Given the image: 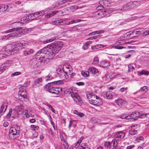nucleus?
Returning <instances> with one entry per match:
<instances>
[{
    "label": "nucleus",
    "mask_w": 149,
    "mask_h": 149,
    "mask_svg": "<svg viewBox=\"0 0 149 149\" xmlns=\"http://www.w3.org/2000/svg\"><path fill=\"white\" fill-rule=\"evenodd\" d=\"M134 145H132L128 146L127 147V149H131L134 147Z\"/></svg>",
    "instance_id": "64"
},
{
    "label": "nucleus",
    "mask_w": 149,
    "mask_h": 149,
    "mask_svg": "<svg viewBox=\"0 0 149 149\" xmlns=\"http://www.w3.org/2000/svg\"><path fill=\"white\" fill-rule=\"evenodd\" d=\"M104 97H106L108 99H111L113 98V94L110 93V92H107L106 93L104 94Z\"/></svg>",
    "instance_id": "30"
},
{
    "label": "nucleus",
    "mask_w": 149,
    "mask_h": 149,
    "mask_svg": "<svg viewBox=\"0 0 149 149\" xmlns=\"http://www.w3.org/2000/svg\"><path fill=\"white\" fill-rule=\"evenodd\" d=\"M76 84L78 86H80L84 85V83L83 82H79L76 83Z\"/></svg>",
    "instance_id": "63"
},
{
    "label": "nucleus",
    "mask_w": 149,
    "mask_h": 149,
    "mask_svg": "<svg viewBox=\"0 0 149 149\" xmlns=\"http://www.w3.org/2000/svg\"><path fill=\"white\" fill-rule=\"evenodd\" d=\"M33 50L32 49H30L29 51L25 50L24 52V54L25 56H27L28 55L32 54L33 52Z\"/></svg>",
    "instance_id": "35"
},
{
    "label": "nucleus",
    "mask_w": 149,
    "mask_h": 149,
    "mask_svg": "<svg viewBox=\"0 0 149 149\" xmlns=\"http://www.w3.org/2000/svg\"><path fill=\"white\" fill-rule=\"evenodd\" d=\"M136 115L135 111H134V112H132L130 116L128 115V117H129V119H133L134 121H135L137 120V117H136Z\"/></svg>",
    "instance_id": "25"
},
{
    "label": "nucleus",
    "mask_w": 149,
    "mask_h": 149,
    "mask_svg": "<svg viewBox=\"0 0 149 149\" xmlns=\"http://www.w3.org/2000/svg\"><path fill=\"white\" fill-rule=\"evenodd\" d=\"M105 46L104 45H102L101 44H99V45H96V49H98L99 48H100L101 47H103Z\"/></svg>",
    "instance_id": "58"
},
{
    "label": "nucleus",
    "mask_w": 149,
    "mask_h": 149,
    "mask_svg": "<svg viewBox=\"0 0 149 149\" xmlns=\"http://www.w3.org/2000/svg\"><path fill=\"white\" fill-rule=\"evenodd\" d=\"M63 19H58L52 21V24L54 25H60L64 23Z\"/></svg>",
    "instance_id": "21"
},
{
    "label": "nucleus",
    "mask_w": 149,
    "mask_h": 149,
    "mask_svg": "<svg viewBox=\"0 0 149 149\" xmlns=\"http://www.w3.org/2000/svg\"><path fill=\"white\" fill-rule=\"evenodd\" d=\"M137 132L136 130L134 129H132L130 130L129 132V134L132 136L137 134Z\"/></svg>",
    "instance_id": "37"
},
{
    "label": "nucleus",
    "mask_w": 149,
    "mask_h": 149,
    "mask_svg": "<svg viewBox=\"0 0 149 149\" xmlns=\"http://www.w3.org/2000/svg\"><path fill=\"white\" fill-rule=\"evenodd\" d=\"M18 93L19 97H21L24 98H26L27 92L26 90V87L25 86H22L20 87Z\"/></svg>",
    "instance_id": "9"
},
{
    "label": "nucleus",
    "mask_w": 149,
    "mask_h": 149,
    "mask_svg": "<svg viewBox=\"0 0 149 149\" xmlns=\"http://www.w3.org/2000/svg\"><path fill=\"white\" fill-rule=\"evenodd\" d=\"M104 10L106 15H108V14L111 13L113 12L112 9L110 8H107L106 10Z\"/></svg>",
    "instance_id": "38"
},
{
    "label": "nucleus",
    "mask_w": 149,
    "mask_h": 149,
    "mask_svg": "<svg viewBox=\"0 0 149 149\" xmlns=\"http://www.w3.org/2000/svg\"><path fill=\"white\" fill-rule=\"evenodd\" d=\"M53 77L51 76H47L46 77L45 81H47L49 80H51L53 79Z\"/></svg>",
    "instance_id": "50"
},
{
    "label": "nucleus",
    "mask_w": 149,
    "mask_h": 149,
    "mask_svg": "<svg viewBox=\"0 0 149 149\" xmlns=\"http://www.w3.org/2000/svg\"><path fill=\"white\" fill-rule=\"evenodd\" d=\"M21 74V72H15L13 73H12L11 74V75L13 76H16L18 75H19Z\"/></svg>",
    "instance_id": "51"
},
{
    "label": "nucleus",
    "mask_w": 149,
    "mask_h": 149,
    "mask_svg": "<svg viewBox=\"0 0 149 149\" xmlns=\"http://www.w3.org/2000/svg\"><path fill=\"white\" fill-rule=\"evenodd\" d=\"M100 35H97L96 36H92L91 37H90L89 38H88V39H87L86 40H87L88 39H90V40H93L94 39H96L97 38H98L100 37Z\"/></svg>",
    "instance_id": "46"
},
{
    "label": "nucleus",
    "mask_w": 149,
    "mask_h": 149,
    "mask_svg": "<svg viewBox=\"0 0 149 149\" xmlns=\"http://www.w3.org/2000/svg\"><path fill=\"white\" fill-rule=\"evenodd\" d=\"M46 11L45 10L38 11L36 12L33 14V17L35 18H38L40 16L43 15L45 14Z\"/></svg>",
    "instance_id": "16"
},
{
    "label": "nucleus",
    "mask_w": 149,
    "mask_h": 149,
    "mask_svg": "<svg viewBox=\"0 0 149 149\" xmlns=\"http://www.w3.org/2000/svg\"><path fill=\"white\" fill-rule=\"evenodd\" d=\"M42 78H39L36 79L34 82L33 86L35 88H36L39 86L42 83Z\"/></svg>",
    "instance_id": "18"
},
{
    "label": "nucleus",
    "mask_w": 149,
    "mask_h": 149,
    "mask_svg": "<svg viewBox=\"0 0 149 149\" xmlns=\"http://www.w3.org/2000/svg\"><path fill=\"white\" fill-rule=\"evenodd\" d=\"M63 141L64 142V143H63V144L65 149H68V144L67 142L66 141V140H65V141Z\"/></svg>",
    "instance_id": "47"
},
{
    "label": "nucleus",
    "mask_w": 149,
    "mask_h": 149,
    "mask_svg": "<svg viewBox=\"0 0 149 149\" xmlns=\"http://www.w3.org/2000/svg\"><path fill=\"white\" fill-rule=\"evenodd\" d=\"M94 98H95V100L91 99L89 100L90 103L94 105H101L102 104V100L100 99L99 97H98L97 96H94Z\"/></svg>",
    "instance_id": "10"
},
{
    "label": "nucleus",
    "mask_w": 149,
    "mask_h": 149,
    "mask_svg": "<svg viewBox=\"0 0 149 149\" xmlns=\"http://www.w3.org/2000/svg\"><path fill=\"white\" fill-rule=\"evenodd\" d=\"M71 124L72 125H73L74 127H75L76 126V125L77 124V122L76 120L73 121H71Z\"/></svg>",
    "instance_id": "62"
},
{
    "label": "nucleus",
    "mask_w": 149,
    "mask_h": 149,
    "mask_svg": "<svg viewBox=\"0 0 149 149\" xmlns=\"http://www.w3.org/2000/svg\"><path fill=\"white\" fill-rule=\"evenodd\" d=\"M91 121L93 123H95L97 121V118L95 117L92 118L91 119Z\"/></svg>",
    "instance_id": "56"
},
{
    "label": "nucleus",
    "mask_w": 149,
    "mask_h": 149,
    "mask_svg": "<svg viewBox=\"0 0 149 149\" xmlns=\"http://www.w3.org/2000/svg\"><path fill=\"white\" fill-rule=\"evenodd\" d=\"M61 140L62 141H65V137H66L65 134H62L60 136Z\"/></svg>",
    "instance_id": "45"
},
{
    "label": "nucleus",
    "mask_w": 149,
    "mask_h": 149,
    "mask_svg": "<svg viewBox=\"0 0 149 149\" xmlns=\"http://www.w3.org/2000/svg\"><path fill=\"white\" fill-rule=\"evenodd\" d=\"M71 93V95L72 97L73 98L74 101L76 102H80L81 100L80 99V97L76 93H74L73 92H70Z\"/></svg>",
    "instance_id": "13"
},
{
    "label": "nucleus",
    "mask_w": 149,
    "mask_h": 149,
    "mask_svg": "<svg viewBox=\"0 0 149 149\" xmlns=\"http://www.w3.org/2000/svg\"><path fill=\"white\" fill-rule=\"evenodd\" d=\"M110 144L111 146L110 147L109 149H116L117 145V141L116 140H113Z\"/></svg>",
    "instance_id": "23"
},
{
    "label": "nucleus",
    "mask_w": 149,
    "mask_h": 149,
    "mask_svg": "<svg viewBox=\"0 0 149 149\" xmlns=\"http://www.w3.org/2000/svg\"><path fill=\"white\" fill-rule=\"evenodd\" d=\"M144 138L142 136H140L139 137H137L136 139V141L137 142H139L140 141H143Z\"/></svg>",
    "instance_id": "44"
},
{
    "label": "nucleus",
    "mask_w": 149,
    "mask_h": 149,
    "mask_svg": "<svg viewBox=\"0 0 149 149\" xmlns=\"http://www.w3.org/2000/svg\"><path fill=\"white\" fill-rule=\"evenodd\" d=\"M110 145H111L110 143V142L109 141L105 142L104 144V146L106 147H108V146H110Z\"/></svg>",
    "instance_id": "59"
},
{
    "label": "nucleus",
    "mask_w": 149,
    "mask_h": 149,
    "mask_svg": "<svg viewBox=\"0 0 149 149\" xmlns=\"http://www.w3.org/2000/svg\"><path fill=\"white\" fill-rule=\"evenodd\" d=\"M56 39V38L55 37H53L49 39H48V40H47L45 41H44L42 42L43 44H45L49 42H51L52 41L55 40Z\"/></svg>",
    "instance_id": "36"
},
{
    "label": "nucleus",
    "mask_w": 149,
    "mask_h": 149,
    "mask_svg": "<svg viewBox=\"0 0 149 149\" xmlns=\"http://www.w3.org/2000/svg\"><path fill=\"white\" fill-rule=\"evenodd\" d=\"M140 3L139 1H134L132 2H130L126 3L124 6L123 9H121L122 11H124L126 10V9H124V8H127V9L130 8H132L134 7L139 5Z\"/></svg>",
    "instance_id": "6"
},
{
    "label": "nucleus",
    "mask_w": 149,
    "mask_h": 149,
    "mask_svg": "<svg viewBox=\"0 0 149 149\" xmlns=\"http://www.w3.org/2000/svg\"><path fill=\"white\" fill-rule=\"evenodd\" d=\"M46 105L52 111V112L54 113V114H56V113L54 109L53 108V107L50 105H49L48 104H46Z\"/></svg>",
    "instance_id": "41"
},
{
    "label": "nucleus",
    "mask_w": 149,
    "mask_h": 149,
    "mask_svg": "<svg viewBox=\"0 0 149 149\" xmlns=\"http://www.w3.org/2000/svg\"><path fill=\"white\" fill-rule=\"evenodd\" d=\"M14 44H15V47L16 46H16H17L18 47H22V48H24L25 47H26V46L28 45L27 44L25 43H23V42L20 43L18 42H16L15 43H14Z\"/></svg>",
    "instance_id": "24"
},
{
    "label": "nucleus",
    "mask_w": 149,
    "mask_h": 149,
    "mask_svg": "<svg viewBox=\"0 0 149 149\" xmlns=\"http://www.w3.org/2000/svg\"><path fill=\"white\" fill-rule=\"evenodd\" d=\"M124 133L120 131L117 132L115 135V137L117 138H119L120 139L123 138L125 136Z\"/></svg>",
    "instance_id": "20"
},
{
    "label": "nucleus",
    "mask_w": 149,
    "mask_h": 149,
    "mask_svg": "<svg viewBox=\"0 0 149 149\" xmlns=\"http://www.w3.org/2000/svg\"><path fill=\"white\" fill-rule=\"evenodd\" d=\"M81 74L83 76L88 77L89 75V72L87 71L86 72H82Z\"/></svg>",
    "instance_id": "40"
},
{
    "label": "nucleus",
    "mask_w": 149,
    "mask_h": 149,
    "mask_svg": "<svg viewBox=\"0 0 149 149\" xmlns=\"http://www.w3.org/2000/svg\"><path fill=\"white\" fill-rule=\"evenodd\" d=\"M63 81L61 80H58L49 83H48V84H52V85L53 84L58 85L59 84H62L63 83Z\"/></svg>",
    "instance_id": "33"
},
{
    "label": "nucleus",
    "mask_w": 149,
    "mask_h": 149,
    "mask_svg": "<svg viewBox=\"0 0 149 149\" xmlns=\"http://www.w3.org/2000/svg\"><path fill=\"white\" fill-rule=\"evenodd\" d=\"M12 63V61L10 60H8L6 62L4 63L7 65L8 67L9 66V65L10 64Z\"/></svg>",
    "instance_id": "52"
},
{
    "label": "nucleus",
    "mask_w": 149,
    "mask_h": 149,
    "mask_svg": "<svg viewBox=\"0 0 149 149\" xmlns=\"http://www.w3.org/2000/svg\"><path fill=\"white\" fill-rule=\"evenodd\" d=\"M31 127L32 130H37L39 128V127L38 126L34 125H31Z\"/></svg>",
    "instance_id": "43"
},
{
    "label": "nucleus",
    "mask_w": 149,
    "mask_h": 149,
    "mask_svg": "<svg viewBox=\"0 0 149 149\" xmlns=\"http://www.w3.org/2000/svg\"><path fill=\"white\" fill-rule=\"evenodd\" d=\"M12 112V109H10L9 110V112L7 115L6 116V118L7 119V120L8 121H11L13 119L11 120L10 118L11 116V113Z\"/></svg>",
    "instance_id": "27"
},
{
    "label": "nucleus",
    "mask_w": 149,
    "mask_h": 149,
    "mask_svg": "<svg viewBox=\"0 0 149 149\" xmlns=\"http://www.w3.org/2000/svg\"><path fill=\"white\" fill-rule=\"evenodd\" d=\"M62 47V42L57 41L55 43L51 44L48 45L47 47H44L40 49L38 51L37 54H41V56H42V55L49 53L54 57L59 52Z\"/></svg>",
    "instance_id": "1"
},
{
    "label": "nucleus",
    "mask_w": 149,
    "mask_h": 149,
    "mask_svg": "<svg viewBox=\"0 0 149 149\" xmlns=\"http://www.w3.org/2000/svg\"><path fill=\"white\" fill-rule=\"evenodd\" d=\"M120 118L122 119H129L128 115H127V114H122Z\"/></svg>",
    "instance_id": "42"
},
{
    "label": "nucleus",
    "mask_w": 149,
    "mask_h": 149,
    "mask_svg": "<svg viewBox=\"0 0 149 149\" xmlns=\"http://www.w3.org/2000/svg\"><path fill=\"white\" fill-rule=\"evenodd\" d=\"M22 29L21 27H17L15 28H13L12 29L8 30L5 31L6 33H8L9 32H11L15 31V37H20L22 35V33L19 29Z\"/></svg>",
    "instance_id": "8"
},
{
    "label": "nucleus",
    "mask_w": 149,
    "mask_h": 149,
    "mask_svg": "<svg viewBox=\"0 0 149 149\" xmlns=\"http://www.w3.org/2000/svg\"><path fill=\"white\" fill-rule=\"evenodd\" d=\"M53 6L50 7H49L47 8H46L45 10V11H47V12H49V10H53L54 8H53Z\"/></svg>",
    "instance_id": "60"
},
{
    "label": "nucleus",
    "mask_w": 149,
    "mask_h": 149,
    "mask_svg": "<svg viewBox=\"0 0 149 149\" xmlns=\"http://www.w3.org/2000/svg\"><path fill=\"white\" fill-rule=\"evenodd\" d=\"M148 35H149V31H147L144 32L143 34V36H145Z\"/></svg>",
    "instance_id": "57"
},
{
    "label": "nucleus",
    "mask_w": 149,
    "mask_h": 149,
    "mask_svg": "<svg viewBox=\"0 0 149 149\" xmlns=\"http://www.w3.org/2000/svg\"><path fill=\"white\" fill-rule=\"evenodd\" d=\"M8 67L4 63L2 64L0 67V71L1 70L2 71V72L4 70L7 69Z\"/></svg>",
    "instance_id": "32"
},
{
    "label": "nucleus",
    "mask_w": 149,
    "mask_h": 149,
    "mask_svg": "<svg viewBox=\"0 0 149 149\" xmlns=\"http://www.w3.org/2000/svg\"><path fill=\"white\" fill-rule=\"evenodd\" d=\"M58 12V11H54L52 12L51 13H49V14L51 17L53 16L55 14H56Z\"/></svg>",
    "instance_id": "49"
},
{
    "label": "nucleus",
    "mask_w": 149,
    "mask_h": 149,
    "mask_svg": "<svg viewBox=\"0 0 149 149\" xmlns=\"http://www.w3.org/2000/svg\"><path fill=\"white\" fill-rule=\"evenodd\" d=\"M135 114L136 115V117L137 118H145L146 117L147 114L146 113L143 114L141 112H135Z\"/></svg>",
    "instance_id": "22"
},
{
    "label": "nucleus",
    "mask_w": 149,
    "mask_h": 149,
    "mask_svg": "<svg viewBox=\"0 0 149 149\" xmlns=\"http://www.w3.org/2000/svg\"><path fill=\"white\" fill-rule=\"evenodd\" d=\"M117 105L120 106H124L126 104V102L122 99H117L116 102Z\"/></svg>",
    "instance_id": "17"
},
{
    "label": "nucleus",
    "mask_w": 149,
    "mask_h": 149,
    "mask_svg": "<svg viewBox=\"0 0 149 149\" xmlns=\"http://www.w3.org/2000/svg\"><path fill=\"white\" fill-rule=\"evenodd\" d=\"M18 129L17 127V129L13 127L10 128L9 132V136L10 138L15 139L19 136L20 131Z\"/></svg>",
    "instance_id": "4"
},
{
    "label": "nucleus",
    "mask_w": 149,
    "mask_h": 149,
    "mask_svg": "<svg viewBox=\"0 0 149 149\" xmlns=\"http://www.w3.org/2000/svg\"><path fill=\"white\" fill-rule=\"evenodd\" d=\"M94 70L93 72V73L94 74H96L97 75H98V70L95 68H94Z\"/></svg>",
    "instance_id": "54"
},
{
    "label": "nucleus",
    "mask_w": 149,
    "mask_h": 149,
    "mask_svg": "<svg viewBox=\"0 0 149 149\" xmlns=\"http://www.w3.org/2000/svg\"><path fill=\"white\" fill-rule=\"evenodd\" d=\"M8 6L5 5H2L0 6V12H4L7 10Z\"/></svg>",
    "instance_id": "28"
},
{
    "label": "nucleus",
    "mask_w": 149,
    "mask_h": 149,
    "mask_svg": "<svg viewBox=\"0 0 149 149\" xmlns=\"http://www.w3.org/2000/svg\"><path fill=\"white\" fill-rule=\"evenodd\" d=\"M17 50V47H15L14 43H12L11 44H8L6 46L5 52L6 53L11 55L16 53Z\"/></svg>",
    "instance_id": "3"
},
{
    "label": "nucleus",
    "mask_w": 149,
    "mask_h": 149,
    "mask_svg": "<svg viewBox=\"0 0 149 149\" xmlns=\"http://www.w3.org/2000/svg\"><path fill=\"white\" fill-rule=\"evenodd\" d=\"M95 15H98L99 17L101 18L105 16L106 15L104 10L98 9V10L96 12Z\"/></svg>",
    "instance_id": "15"
},
{
    "label": "nucleus",
    "mask_w": 149,
    "mask_h": 149,
    "mask_svg": "<svg viewBox=\"0 0 149 149\" xmlns=\"http://www.w3.org/2000/svg\"><path fill=\"white\" fill-rule=\"evenodd\" d=\"M93 62L97 64L98 63V59L97 57H95L93 59Z\"/></svg>",
    "instance_id": "48"
},
{
    "label": "nucleus",
    "mask_w": 149,
    "mask_h": 149,
    "mask_svg": "<svg viewBox=\"0 0 149 149\" xmlns=\"http://www.w3.org/2000/svg\"><path fill=\"white\" fill-rule=\"evenodd\" d=\"M68 1V0H63L62 1H60L56 3L54 5H53V8H57L61 5H63L65 3V5L66 6L67 4H69V3H67Z\"/></svg>",
    "instance_id": "14"
},
{
    "label": "nucleus",
    "mask_w": 149,
    "mask_h": 149,
    "mask_svg": "<svg viewBox=\"0 0 149 149\" xmlns=\"http://www.w3.org/2000/svg\"><path fill=\"white\" fill-rule=\"evenodd\" d=\"M147 87L146 86H145L141 88L140 89L141 93L142 94H144L147 91Z\"/></svg>",
    "instance_id": "34"
},
{
    "label": "nucleus",
    "mask_w": 149,
    "mask_h": 149,
    "mask_svg": "<svg viewBox=\"0 0 149 149\" xmlns=\"http://www.w3.org/2000/svg\"><path fill=\"white\" fill-rule=\"evenodd\" d=\"M61 68H58L57 70V72L59 76L62 78H67V77L68 76L67 72H65L63 69Z\"/></svg>",
    "instance_id": "11"
},
{
    "label": "nucleus",
    "mask_w": 149,
    "mask_h": 149,
    "mask_svg": "<svg viewBox=\"0 0 149 149\" xmlns=\"http://www.w3.org/2000/svg\"><path fill=\"white\" fill-rule=\"evenodd\" d=\"M27 18L26 17H24L20 21L16 22L15 23L16 24V25L17 24L22 25L28 22V19H26Z\"/></svg>",
    "instance_id": "19"
},
{
    "label": "nucleus",
    "mask_w": 149,
    "mask_h": 149,
    "mask_svg": "<svg viewBox=\"0 0 149 149\" xmlns=\"http://www.w3.org/2000/svg\"><path fill=\"white\" fill-rule=\"evenodd\" d=\"M5 105L4 104H3L0 108V114L1 115H3V113L5 112L7 109V106L6 105V107L5 108Z\"/></svg>",
    "instance_id": "26"
},
{
    "label": "nucleus",
    "mask_w": 149,
    "mask_h": 149,
    "mask_svg": "<svg viewBox=\"0 0 149 149\" xmlns=\"http://www.w3.org/2000/svg\"><path fill=\"white\" fill-rule=\"evenodd\" d=\"M94 67H91V68H89L88 69V71H89L88 72H91L93 74L94 70Z\"/></svg>",
    "instance_id": "55"
},
{
    "label": "nucleus",
    "mask_w": 149,
    "mask_h": 149,
    "mask_svg": "<svg viewBox=\"0 0 149 149\" xmlns=\"http://www.w3.org/2000/svg\"><path fill=\"white\" fill-rule=\"evenodd\" d=\"M24 107L23 106L20 105L16 106L13 110L17 113V115H21L24 112Z\"/></svg>",
    "instance_id": "12"
},
{
    "label": "nucleus",
    "mask_w": 149,
    "mask_h": 149,
    "mask_svg": "<svg viewBox=\"0 0 149 149\" xmlns=\"http://www.w3.org/2000/svg\"><path fill=\"white\" fill-rule=\"evenodd\" d=\"M7 56V55L6 54H3V53H1L0 54V57L1 58L3 57H6Z\"/></svg>",
    "instance_id": "61"
},
{
    "label": "nucleus",
    "mask_w": 149,
    "mask_h": 149,
    "mask_svg": "<svg viewBox=\"0 0 149 149\" xmlns=\"http://www.w3.org/2000/svg\"><path fill=\"white\" fill-rule=\"evenodd\" d=\"M52 84H48L46 85V89L49 92L53 94L58 95L60 93V91H62L61 88H55L51 86Z\"/></svg>",
    "instance_id": "5"
},
{
    "label": "nucleus",
    "mask_w": 149,
    "mask_h": 149,
    "mask_svg": "<svg viewBox=\"0 0 149 149\" xmlns=\"http://www.w3.org/2000/svg\"><path fill=\"white\" fill-rule=\"evenodd\" d=\"M38 52L35 55V57L37 59L39 58V61L38 62H40L41 65L46 64L49 61L52 59L54 57L53 56L49 53L42 55L44 56H41V54H37Z\"/></svg>",
    "instance_id": "2"
},
{
    "label": "nucleus",
    "mask_w": 149,
    "mask_h": 149,
    "mask_svg": "<svg viewBox=\"0 0 149 149\" xmlns=\"http://www.w3.org/2000/svg\"><path fill=\"white\" fill-rule=\"evenodd\" d=\"M79 149H90L86 143H82Z\"/></svg>",
    "instance_id": "31"
},
{
    "label": "nucleus",
    "mask_w": 149,
    "mask_h": 149,
    "mask_svg": "<svg viewBox=\"0 0 149 149\" xmlns=\"http://www.w3.org/2000/svg\"><path fill=\"white\" fill-rule=\"evenodd\" d=\"M140 74L141 75L144 74L145 75L148 76L149 75V73L148 71L142 70L140 72Z\"/></svg>",
    "instance_id": "39"
},
{
    "label": "nucleus",
    "mask_w": 149,
    "mask_h": 149,
    "mask_svg": "<svg viewBox=\"0 0 149 149\" xmlns=\"http://www.w3.org/2000/svg\"><path fill=\"white\" fill-rule=\"evenodd\" d=\"M95 34L96 33L97 34H100L101 33H102L104 32V30H99L97 31H95Z\"/></svg>",
    "instance_id": "53"
},
{
    "label": "nucleus",
    "mask_w": 149,
    "mask_h": 149,
    "mask_svg": "<svg viewBox=\"0 0 149 149\" xmlns=\"http://www.w3.org/2000/svg\"><path fill=\"white\" fill-rule=\"evenodd\" d=\"M100 63L101 65H104L105 67H108L110 65V62L106 60L101 61Z\"/></svg>",
    "instance_id": "29"
},
{
    "label": "nucleus",
    "mask_w": 149,
    "mask_h": 149,
    "mask_svg": "<svg viewBox=\"0 0 149 149\" xmlns=\"http://www.w3.org/2000/svg\"><path fill=\"white\" fill-rule=\"evenodd\" d=\"M137 29L134 30L133 31H131L127 33L126 34L127 37L130 38L139 36L141 33V32L140 31H137Z\"/></svg>",
    "instance_id": "7"
}]
</instances>
